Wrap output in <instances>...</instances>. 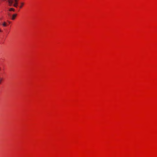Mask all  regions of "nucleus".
Masks as SVG:
<instances>
[{
    "label": "nucleus",
    "instance_id": "1",
    "mask_svg": "<svg viewBox=\"0 0 157 157\" xmlns=\"http://www.w3.org/2000/svg\"><path fill=\"white\" fill-rule=\"evenodd\" d=\"M18 0H7L9 6H13L15 7H17L18 6Z\"/></svg>",
    "mask_w": 157,
    "mask_h": 157
},
{
    "label": "nucleus",
    "instance_id": "2",
    "mask_svg": "<svg viewBox=\"0 0 157 157\" xmlns=\"http://www.w3.org/2000/svg\"><path fill=\"white\" fill-rule=\"evenodd\" d=\"M17 14H14L11 17V19L12 20H14L17 16Z\"/></svg>",
    "mask_w": 157,
    "mask_h": 157
},
{
    "label": "nucleus",
    "instance_id": "3",
    "mask_svg": "<svg viewBox=\"0 0 157 157\" xmlns=\"http://www.w3.org/2000/svg\"><path fill=\"white\" fill-rule=\"evenodd\" d=\"M24 3L23 2H21V5L19 6L20 8H21L24 5Z\"/></svg>",
    "mask_w": 157,
    "mask_h": 157
},
{
    "label": "nucleus",
    "instance_id": "4",
    "mask_svg": "<svg viewBox=\"0 0 157 157\" xmlns=\"http://www.w3.org/2000/svg\"><path fill=\"white\" fill-rule=\"evenodd\" d=\"M2 25L4 27L6 26L7 25L6 23L5 22H4L2 24Z\"/></svg>",
    "mask_w": 157,
    "mask_h": 157
},
{
    "label": "nucleus",
    "instance_id": "5",
    "mask_svg": "<svg viewBox=\"0 0 157 157\" xmlns=\"http://www.w3.org/2000/svg\"><path fill=\"white\" fill-rule=\"evenodd\" d=\"M9 10L10 11H15V10L14 9H13V8H10Z\"/></svg>",
    "mask_w": 157,
    "mask_h": 157
},
{
    "label": "nucleus",
    "instance_id": "6",
    "mask_svg": "<svg viewBox=\"0 0 157 157\" xmlns=\"http://www.w3.org/2000/svg\"><path fill=\"white\" fill-rule=\"evenodd\" d=\"M3 80V79L2 78H0V84L2 83V82Z\"/></svg>",
    "mask_w": 157,
    "mask_h": 157
},
{
    "label": "nucleus",
    "instance_id": "7",
    "mask_svg": "<svg viewBox=\"0 0 157 157\" xmlns=\"http://www.w3.org/2000/svg\"><path fill=\"white\" fill-rule=\"evenodd\" d=\"M2 32V31L1 29H0V32Z\"/></svg>",
    "mask_w": 157,
    "mask_h": 157
}]
</instances>
